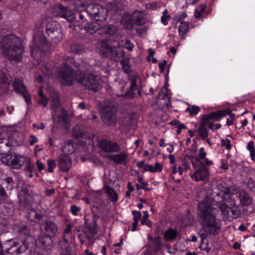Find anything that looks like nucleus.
I'll list each match as a JSON object with an SVG mask.
<instances>
[{"label": "nucleus", "mask_w": 255, "mask_h": 255, "mask_svg": "<svg viewBox=\"0 0 255 255\" xmlns=\"http://www.w3.org/2000/svg\"><path fill=\"white\" fill-rule=\"evenodd\" d=\"M206 152L204 148L202 147L199 150V154L195 158L196 162L192 161L193 166L196 168L195 173L191 175L193 179L196 181H201L204 179L207 174V159H206Z\"/></svg>", "instance_id": "9"}, {"label": "nucleus", "mask_w": 255, "mask_h": 255, "mask_svg": "<svg viewBox=\"0 0 255 255\" xmlns=\"http://www.w3.org/2000/svg\"><path fill=\"white\" fill-rule=\"evenodd\" d=\"M224 115L225 117L229 116H230L231 119H232L233 121H234L235 119V115L234 114H233L232 113L231 110L230 109H227L224 110Z\"/></svg>", "instance_id": "61"}, {"label": "nucleus", "mask_w": 255, "mask_h": 255, "mask_svg": "<svg viewBox=\"0 0 255 255\" xmlns=\"http://www.w3.org/2000/svg\"><path fill=\"white\" fill-rule=\"evenodd\" d=\"M1 47L3 54L10 62L18 63L22 60L24 48L20 39L15 35L10 34L4 37Z\"/></svg>", "instance_id": "1"}, {"label": "nucleus", "mask_w": 255, "mask_h": 255, "mask_svg": "<svg viewBox=\"0 0 255 255\" xmlns=\"http://www.w3.org/2000/svg\"><path fill=\"white\" fill-rule=\"evenodd\" d=\"M223 117H225L224 110H219L208 114V120L212 119L215 121H219Z\"/></svg>", "instance_id": "39"}, {"label": "nucleus", "mask_w": 255, "mask_h": 255, "mask_svg": "<svg viewBox=\"0 0 255 255\" xmlns=\"http://www.w3.org/2000/svg\"><path fill=\"white\" fill-rule=\"evenodd\" d=\"M40 229L44 232V234L54 237L58 232V226L53 221L46 219L42 220L40 223Z\"/></svg>", "instance_id": "17"}, {"label": "nucleus", "mask_w": 255, "mask_h": 255, "mask_svg": "<svg viewBox=\"0 0 255 255\" xmlns=\"http://www.w3.org/2000/svg\"><path fill=\"white\" fill-rule=\"evenodd\" d=\"M87 132L86 128L82 125H76L72 131L73 136L76 139L85 137Z\"/></svg>", "instance_id": "30"}, {"label": "nucleus", "mask_w": 255, "mask_h": 255, "mask_svg": "<svg viewBox=\"0 0 255 255\" xmlns=\"http://www.w3.org/2000/svg\"><path fill=\"white\" fill-rule=\"evenodd\" d=\"M75 80L85 89L95 93L101 89L100 79L97 76L91 73H85L78 70L76 73Z\"/></svg>", "instance_id": "6"}, {"label": "nucleus", "mask_w": 255, "mask_h": 255, "mask_svg": "<svg viewBox=\"0 0 255 255\" xmlns=\"http://www.w3.org/2000/svg\"><path fill=\"white\" fill-rule=\"evenodd\" d=\"M2 162L14 169H19L25 163L26 158L22 155L8 154L2 158Z\"/></svg>", "instance_id": "15"}, {"label": "nucleus", "mask_w": 255, "mask_h": 255, "mask_svg": "<svg viewBox=\"0 0 255 255\" xmlns=\"http://www.w3.org/2000/svg\"><path fill=\"white\" fill-rule=\"evenodd\" d=\"M63 154H69L74 151V145L71 140H67L65 141L64 146L62 148Z\"/></svg>", "instance_id": "37"}, {"label": "nucleus", "mask_w": 255, "mask_h": 255, "mask_svg": "<svg viewBox=\"0 0 255 255\" xmlns=\"http://www.w3.org/2000/svg\"><path fill=\"white\" fill-rule=\"evenodd\" d=\"M8 232V226L6 221L0 222V232L5 233Z\"/></svg>", "instance_id": "52"}, {"label": "nucleus", "mask_w": 255, "mask_h": 255, "mask_svg": "<svg viewBox=\"0 0 255 255\" xmlns=\"http://www.w3.org/2000/svg\"><path fill=\"white\" fill-rule=\"evenodd\" d=\"M51 109L55 111L60 106V99L58 94L56 92H53L50 95Z\"/></svg>", "instance_id": "36"}, {"label": "nucleus", "mask_w": 255, "mask_h": 255, "mask_svg": "<svg viewBox=\"0 0 255 255\" xmlns=\"http://www.w3.org/2000/svg\"><path fill=\"white\" fill-rule=\"evenodd\" d=\"M58 165L60 170L68 172L71 166V159L67 154H61L58 158Z\"/></svg>", "instance_id": "22"}, {"label": "nucleus", "mask_w": 255, "mask_h": 255, "mask_svg": "<svg viewBox=\"0 0 255 255\" xmlns=\"http://www.w3.org/2000/svg\"><path fill=\"white\" fill-rule=\"evenodd\" d=\"M48 47V41L43 34L35 35L33 38V45H30V54L34 56L38 51L41 53L44 52Z\"/></svg>", "instance_id": "13"}, {"label": "nucleus", "mask_w": 255, "mask_h": 255, "mask_svg": "<svg viewBox=\"0 0 255 255\" xmlns=\"http://www.w3.org/2000/svg\"><path fill=\"white\" fill-rule=\"evenodd\" d=\"M125 48L127 49L129 51H131L133 50L134 47V45L133 43L131 42V41L129 40H126L125 41Z\"/></svg>", "instance_id": "62"}, {"label": "nucleus", "mask_w": 255, "mask_h": 255, "mask_svg": "<svg viewBox=\"0 0 255 255\" xmlns=\"http://www.w3.org/2000/svg\"><path fill=\"white\" fill-rule=\"evenodd\" d=\"M121 22L125 29L130 30L133 28L134 22L132 14L125 13L121 19Z\"/></svg>", "instance_id": "27"}, {"label": "nucleus", "mask_w": 255, "mask_h": 255, "mask_svg": "<svg viewBox=\"0 0 255 255\" xmlns=\"http://www.w3.org/2000/svg\"><path fill=\"white\" fill-rule=\"evenodd\" d=\"M17 232L21 234L24 235H28V236H30L29 234V229L28 228L26 225H22L18 227ZM27 237V236H26Z\"/></svg>", "instance_id": "50"}, {"label": "nucleus", "mask_w": 255, "mask_h": 255, "mask_svg": "<svg viewBox=\"0 0 255 255\" xmlns=\"http://www.w3.org/2000/svg\"><path fill=\"white\" fill-rule=\"evenodd\" d=\"M14 210V207L13 204L11 203H6L3 205V208L2 209L1 212L4 217L6 218L11 217L13 214Z\"/></svg>", "instance_id": "35"}, {"label": "nucleus", "mask_w": 255, "mask_h": 255, "mask_svg": "<svg viewBox=\"0 0 255 255\" xmlns=\"http://www.w3.org/2000/svg\"><path fill=\"white\" fill-rule=\"evenodd\" d=\"M187 16L186 13L181 12L180 13L174 15L173 18H174L177 21H179L180 19H183Z\"/></svg>", "instance_id": "64"}, {"label": "nucleus", "mask_w": 255, "mask_h": 255, "mask_svg": "<svg viewBox=\"0 0 255 255\" xmlns=\"http://www.w3.org/2000/svg\"><path fill=\"white\" fill-rule=\"evenodd\" d=\"M177 235V232L176 230L170 228L165 231L164 234V238L167 241L174 240Z\"/></svg>", "instance_id": "41"}, {"label": "nucleus", "mask_w": 255, "mask_h": 255, "mask_svg": "<svg viewBox=\"0 0 255 255\" xmlns=\"http://www.w3.org/2000/svg\"><path fill=\"white\" fill-rule=\"evenodd\" d=\"M200 111V108L198 106H192L191 108L188 107L186 109L187 112H189L191 115H195L198 114Z\"/></svg>", "instance_id": "54"}, {"label": "nucleus", "mask_w": 255, "mask_h": 255, "mask_svg": "<svg viewBox=\"0 0 255 255\" xmlns=\"http://www.w3.org/2000/svg\"><path fill=\"white\" fill-rule=\"evenodd\" d=\"M230 211L232 212V218L234 219H237L241 216V211L237 209H230Z\"/></svg>", "instance_id": "56"}, {"label": "nucleus", "mask_w": 255, "mask_h": 255, "mask_svg": "<svg viewBox=\"0 0 255 255\" xmlns=\"http://www.w3.org/2000/svg\"><path fill=\"white\" fill-rule=\"evenodd\" d=\"M237 197L240 200V204L243 207L250 206L252 199L248 193L245 190L239 189L236 192Z\"/></svg>", "instance_id": "23"}, {"label": "nucleus", "mask_w": 255, "mask_h": 255, "mask_svg": "<svg viewBox=\"0 0 255 255\" xmlns=\"http://www.w3.org/2000/svg\"><path fill=\"white\" fill-rule=\"evenodd\" d=\"M165 13H167V10H165L163 12V15L161 17V20L162 23L164 25H166L168 24V19H170V17L169 15H167V14L165 15Z\"/></svg>", "instance_id": "59"}, {"label": "nucleus", "mask_w": 255, "mask_h": 255, "mask_svg": "<svg viewBox=\"0 0 255 255\" xmlns=\"http://www.w3.org/2000/svg\"><path fill=\"white\" fill-rule=\"evenodd\" d=\"M11 144L7 138H0V155L5 154L11 150Z\"/></svg>", "instance_id": "34"}, {"label": "nucleus", "mask_w": 255, "mask_h": 255, "mask_svg": "<svg viewBox=\"0 0 255 255\" xmlns=\"http://www.w3.org/2000/svg\"><path fill=\"white\" fill-rule=\"evenodd\" d=\"M52 238L53 237L44 234L39 236L36 239L34 238L33 241L31 244L34 242L36 247L41 248L46 251H50L53 246Z\"/></svg>", "instance_id": "16"}, {"label": "nucleus", "mask_w": 255, "mask_h": 255, "mask_svg": "<svg viewBox=\"0 0 255 255\" xmlns=\"http://www.w3.org/2000/svg\"><path fill=\"white\" fill-rule=\"evenodd\" d=\"M98 146L103 151L106 152H118L121 149L118 143L106 139H101L99 140L98 143Z\"/></svg>", "instance_id": "18"}, {"label": "nucleus", "mask_w": 255, "mask_h": 255, "mask_svg": "<svg viewBox=\"0 0 255 255\" xmlns=\"http://www.w3.org/2000/svg\"><path fill=\"white\" fill-rule=\"evenodd\" d=\"M85 224L86 225V227L88 231V232L93 233V234H97L98 233V227L97 225V222H95V220L91 221L90 223H88V221L85 218Z\"/></svg>", "instance_id": "38"}, {"label": "nucleus", "mask_w": 255, "mask_h": 255, "mask_svg": "<svg viewBox=\"0 0 255 255\" xmlns=\"http://www.w3.org/2000/svg\"><path fill=\"white\" fill-rule=\"evenodd\" d=\"M181 25L179 26L178 31L180 36H183L188 31L189 23L188 22L180 21Z\"/></svg>", "instance_id": "44"}, {"label": "nucleus", "mask_w": 255, "mask_h": 255, "mask_svg": "<svg viewBox=\"0 0 255 255\" xmlns=\"http://www.w3.org/2000/svg\"><path fill=\"white\" fill-rule=\"evenodd\" d=\"M128 154L121 152L119 154L109 155V158L117 164H122L126 165L127 163Z\"/></svg>", "instance_id": "26"}, {"label": "nucleus", "mask_w": 255, "mask_h": 255, "mask_svg": "<svg viewBox=\"0 0 255 255\" xmlns=\"http://www.w3.org/2000/svg\"><path fill=\"white\" fill-rule=\"evenodd\" d=\"M98 2L99 0H81L76 2L78 9L86 8L89 16L97 21H103L107 18L108 10L101 5L91 3L92 1Z\"/></svg>", "instance_id": "3"}, {"label": "nucleus", "mask_w": 255, "mask_h": 255, "mask_svg": "<svg viewBox=\"0 0 255 255\" xmlns=\"http://www.w3.org/2000/svg\"><path fill=\"white\" fill-rule=\"evenodd\" d=\"M58 122L62 126H64V128L68 129L70 123L67 116V111L62 108L61 110V113L58 116Z\"/></svg>", "instance_id": "29"}, {"label": "nucleus", "mask_w": 255, "mask_h": 255, "mask_svg": "<svg viewBox=\"0 0 255 255\" xmlns=\"http://www.w3.org/2000/svg\"><path fill=\"white\" fill-rule=\"evenodd\" d=\"M71 51L74 53L79 54L83 50L82 46L78 44H72L70 46Z\"/></svg>", "instance_id": "48"}, {"label": "nucleus", "mask_w": 255, "mask_h": 255, "mask_svg": "<svg viewBox=\"0 0 255 255\" xmlns=\"http://www.w3.org/2000/svg\"><path fill=\"white\" fill-rule=\"evenodd\" d=\"M58 247L61 250V255H72L71 254V248L69 244L58 243Z\"/></svg>", "instance_id": "43"}, {"label": "nucleus", "mask_w": 255, "mask_h": 255, "mask_svg": "<svg viewBox=\"0 0 255 255\" xmlns=\"http://www.w3.org/2000/svg\"><path fill=\"white\" fill-rule=\"evenodd\" d=\"M10 80L8 79L5 75H2L0 77V85L4 84L5 89H8L10 85Z\"/></svg>", "instance_id": "46"}, {"label": "nucleus", "mask_w": 255, "mask_h": 255, "mask_svg": "<svg viewBox=\"0 0 255 255\" xmlns=\"http://www.w3.org/2000/svg\"><path fill=\"white\" fill-rule=\"evenodd\" d=\"M130 54L122 57L120 60L122 68L126 74H129L131 72V65L130 64Z\"/></svg>", "instance_id": "32"}, {"label": "nucleus", "mask_w": 255, "mask_h": 255, "mask_svg": "<svg viewBox=\"0 0 255 255\" xmlns=\"http://www.w3.org/2000/svg\"><path fill=\"white\" fill-rule=\"evenodd\" d=\"M118 108L114 102L110 100H105L101 104L100 112L104 123L108 126H115L117 123Z\"/></svg>", "instance_id": "8"}, {"label": "nucleus", "mask_w": 255, "mask_h": 255, "mask_svg": "<svg viewBox=\"0 0 255 255\" xmlns=\"http://www.w3.org/2000/svg\"><path fill=\"white\" fill-rule=\"evenodd\" d=\"M132 214L133 215V221H136L138 222V221L141 218V214L139 211H137L136 210L132 211Z\"/></svg>", "instance_id": "58"}, {"label": "nucleus", "mask_w": 255, "mask_h": 255, "mask_svg": "<svg viewBox=\"0 0 255 255\" xmlns=\"http://www.w3.org/2000/svg\"><path fill=\"white\" fill-rule=\"evenodd\" d=\"M221 127L220 124L214 125L212 122H208V128L214 129H218Z\"/></svg>", "instance_id": "63"}, {"label": "nucleus", "mask_w": 255, "mask_h": 255, "mask_svg": "<svg viewBox=\"0 0 255 255\" xmlns=\"http://www.w3.org/2000/svg\"><path fill=\"white\" fill-rule=\"evenodd\" d=\"M25 168V169L28 172H33L35 170V167L33 163H32L29 158H26Z\"/></svg>", "instance_id": "47"}, {"label": "nucleus", "mask_w": 255, "mask_h": 255, "mask_svg": "<svg viewBox=\"0 0 255 255\" xmlns=\"http://www.w3.org/2000/svg\"><path fill=\"white\" fill-rule=\"evenodd\" d=\"M81 210V207L77 206L76 205L72 204L70 206V212L74 216H78Z\"/></svg>", "instance_id": "51"}, {"label": "nucleus", "mask_w": 255, "mask_h": 255, "mask_svg": "<svg viewBox=\"0 0 255 255\" xmlns=\"http://www.w3.org/2000/svg\"><path fill=\"white\" fill-rule=\"evenodd\" d=\"M197 136L203 139L207 138V115L203 116L197 130Z\"/></svg>", "instance_id": "24"}, {"label": "nucleus", "mask_w": 255, "mask_h": 255, "mask_svg": "<svg viewBox=\"0 0 255 255\" xmlns=\"http://www.w3.org/2000/svg\"><path fill=\"white\" fill-rule=\"evenodd\" d=\"M99 54L104 58H108L115 62L120 61L122 57L125 56V52L120 46H113L111 42L108 40H102L101 48Z\"/></svg>", "instance_id": "7"}, {"label": "nucleus", "mask_w": 255, "mask_h": 255, "mask_svg": "<svg viewBox=\"0 0 255 255\" xmlns=\"http://www.w3.org/2000/svg\"><path fill=\"white\" fill-rule=\"evenodd\" d=\"M200 236L201 238V245L199 246V248L201 249H203L204 250L207 251V244H205V245L203 246V241L207 237V234L206 233H203L200 235Z\"/></svg>", "instance_id": "53"}, {"label": "nucleus", "mask_w": 255, "mask_h": 255, "mask_svg": "<svg viewBox=\"0 0 255 255\" xmlns=\"http://www.w3.org/2000/svg\"><path fill=\"white\" fill-rule=\"evenodd\" d=\"M12 87L13 90L18 94L21 95L25 99V102L29 104L31 103L30 95L28 92L26 87L23 83V80L20 78L14 79L12 82Z\"/></svg>", "instance_id": "14"}, {"label": "nucleus", "mask_w": 255, "mask_h": 255, "mask_svg": "<svg viewBox=\"0 0 255 255\" xmlns=\"http://www.w3.org/2000/svg\"><path fill=\"white\" fill-rule=\"evenodd\" d=\"M151 244L152 248L155 253L159 252L162 249V244L159 236H156L154 239H152Z\"/></svg>", "instance_id": "40"}, {"label": "nucleus", "mask_w": 255, "mask_h": 255, "mask_svg": "<svg viewBox=\"0 0 255 255\" xmlns=\"http://www.w3.org/2000/svg\"><path fill=\"white\" fill-rule=\"evenodd\" d=\"M197 201L198 202V220L206 232L207 228V194L205 190L199 192Z\"/></svg>", "instance_id": "10"}, {"label": "nucleus", "mask_w": 255, "mask_h": 255, "mask_svg": "<svg viewBox=\"0 0 255 255\" xmlns=\"http://www.w3.org/2000/svg\"><path fill=\"white\" fill-rule=\"evenodd\" d=\"M130 86L129 88L128 89L127 92H126L124 94L122 95V97L132 99H133L135 96V93H134V91L138 89L137 85L136 84V77H132L130 78Z\"/></svg>", "instance_id": "25"}, {"label": "nucleus", "mask_w": 255, "mask_h": 255, "mask_svg": "<svg viewBox=\"0 0 255 255\" xmlns=\"http://www.w3.org/2000/svg\"><path fill=\"white\" fill-rule=\"evenodd\" d=\"M8 198L4 188L1 185H0V202L5 201Z\"/></svg>", "instance_id": "55"}, {"label": "nucleus", "mask_w": 255, "mask_h": 255, "mask_svg": "<svg viewBox=\"0 0 255 255\" xmlns=\"http://www.w3.org/2000/svg\"><path fill=\"white\" fill-rule=\"evenodd\" d=\"M47 164L48 166L47 171L50 173L53 172L54 169L56 167V164L54 160L49 159L47 161Z\"/></svg>", "instance_id": "49"}, {"label": "nucleus", "mask_w": 255, "mask_h": 255, "mask_svg": "<svg viewBox=\"0 0 255 255\" xmlns=\"http://www.w3.org/2000/svg\"><path fill=\"white\" fill-rule=\"evenodd\" d=\"M57 71V76L63 84L72 85L73 81L75 80L76 75L73 68L69 65L64 63L61 65Z\"/></svg>", "instance_id": "11"}, {"label": "nucleus", "mask_w": 255, "mask_h": 255, "mask_svg": "<svg viewBox=\"0 0 255 255\" xmlns=\"http://www.w3.org/2000/svg\"><path fill=\"white\" fill-rule=\"evenodd\" d=\"M106 191L108 194V198L110 200L115 203L118 200V194L115 190L110 186H108L106 188Z\"/></svg>", "instance_id": "42"}, {"label": "nucleus", "mask_w": 255, "mask_h": 255, "mask_svg": "<svg viewBox=\"0 0 255 255\" xmlns=\"http://www.w3.org/2000/svg\"><path fill=\"white\" fill-rule=\"evenodd\" d=\"M101 24L97 22L87 23L85 25V29L87 32L93 34L96 32L101 34Z\"/></svg>", "instance_id": "28"}, {"label": "nucleus", "mask_w": 255, "mask_h": 255, "mask_svg": "<svg viewBox=\"0 0 255 255\" xmlns=\"http://www.w3.org/2000/svg\"><path fill=\"white\" fill-rule=\"evenodd\" d=\"M34 240L33 236L25 237L24 239L14 241L9 239L3 242L0 251L3 255H19L25 252Z\"/></svg>", "instance_id": "2"}, {"label": "nucleus", "mask_w": 255, "mask_h": 255, "mask_svg": "<svg viewBox=\"0 0 255 255\" xmlns=\"http://www.w3.org/2000/svg\"><path fill=\"white\" fill-rule=\"evenodd\" d=\"M46 33L49 40L54 44H57L63 37L62 29L60 25L55 21L49 22L46 25Z\"/></svg>", "instance_id": "12"}, {"label": "nucleus", "mask_w": 255, "mask_h": 255, "mask_svg": "<svg viewBox=\"0 0 255 255\" xmlns=\"http://www.w3.org/2000/svg\"><path fill=\"white\" fill-rule=\"evenodd\" d=\"M223 186L221 184L217 185L216 187L211 189L210 193V196L212 204L223 203V205L227 206L229 209L236 207V204L235 200L232 198V195L230 193L229 189L226 188L225 190H221Z\"/></svg>", "instance_id": "4"}, {"label": "nucleus", "mask_w": 255, "mask_h": 255, "mask_svg": "<svg viewBox=\"0 0 255 255\" xmlns=\"http://www.w3.org/2000/svg\"><path fill=\"white\" fill-rule=\"evenodd\" d=\"M134 23L136 25H142L146 23V19L141 11H134L132 13Z\"/></svg>", "instance_id": "31"}, {"label": "nucleus", "mask_w": 255, "mask_h": 255, "mask_svg": "<svg viewBox=\"0 0 255 255\" xmlns=\"http://www.w3.org/2000/svg\"><path fill=\"white\" fill-rule=\"evenodd\" d=\"M206 8V4H201L196 9L194 15L195 17H200L205 11Z\"/></svg>", "instance_id": "45"}, {"label": "nucleus", "mask_w": 255, "mask_h": 255, "mask_svg": "<svg viewBox=\"0 0 255 255\" xmlns=\"http://www.w3.org/2000/svg\"><path fill=\"white\" fill-rule=\"evenodd\" d=\"M48 101L49 99L46 97H44L40 98V99L38 100L37 102L39 105H42L44 107H45L47 106Z\"/></svg>", "instance_id": "60"}, {"label": "nucleus", "mask_w": 255, "mask_h": 255, "mask_svg": "<svg viewBox=\"0 0 255 255\" xmlns=\"http://www.w3.org/2000/svg\"><path fill=\"white\" fill-rule=\"evenodd\" d=\"M20 205L23 207L29 206L32 201V196L27 188L21 189L18 195Z\"/></svg>", "instance_id": "21"}, {"label": "nucleus", "mask_w": 255, "mask_h": 255, "mask_svg": "<svg viewBox=\"0 0 255 255\" xmlns=\"http://www.w3.org/2000/svg\"><path fill=\"white\" fill-rule=\"evenodd\" d=\"M81 8L75 12L68 7L57 3L54 5L53 12L56 16L63 17L69 22H72L76 18L86 21L87 17L89 16V13L86 8Z\"/></svg>", "instance_id": "5"}, {"label": "nucleus", "mask_w": 255, "mask_h": 255, "mask_svg": "<svg viewBox=\"0 0 255 255\" xmlns=\"http://www.w3.org/2000/svg\"><path fill=\"white\" fill-rule=\"evenodd\" d=\"M221 144L222 146L225 147L227 150H230L231 148V140L229 139H222L221 140Z\"/></svg>", "instance_id": "57"}, {"label": "nucleus", "mask_w": 255, "mask_h": 255, "mask_svg": "<svg viewBox=\"0 0 255 255\" xmlns=\"http://www.w3.org/2000/svg\"><path fill=\"white\" fill-rule=\"evenodd\" d=\"M101 30V34L112 36L117 33L118 27L113 24H107L102 26Z\"/></svg>", "instance_id": "33"}, {"label": "nucleus", "mask_w": 255, "mask_h": 255, "mask_svg": "<svg viewBox=\"0 0 255 255\" xmlns=\"http://www.w3.org/2000/svg\"><path fill=\"white\" fill-rule=\"evenodd\" d=\"M209 210L210 207L208 205V234L216 236L218 234L220 230L219 221L216 216L209 213Z\"/></svg>", "instance_id": "19"}, {"label": "nucleus", "mask_w": 255, "mask_h": 255, "mask_svg": "<svg viewBox=\"0 0 255 255\" xmlns=\"http://www.w3.org/2000/svg\"><path fill=\"white\" fill-rule=\"evenodd\" d=\"M212 202L213 201H211L210 198L208 197V205H209L210 210H217L218 212L221 213L223 220H226L228 219L230 216V209L227 206L223 205V203L216 204L214 203V205L212 204Z\"/></svg>", "instance_id": "20"}]
</instances>
